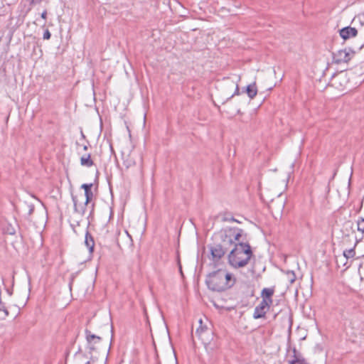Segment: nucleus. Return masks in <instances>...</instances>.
<instances>
[{
	"instance_id": "393cba45",
	"label": "nucleus",
	"mask_w": 364,
	"mask_h": 364,
	"mask_svg": "<svg viewBox=\"0 0 364 364\" xmlns=\"http://www.w3.org/2000/svg\"><path fill=\"white\" fill-rule=\"evenodd\" d=\"M76 145H77V146H81V145H80L78 142H76ZM82 150H83V151H87V149H88V147H87V145H82Z\"/></svg>"
},
{
	"instance_id": "0eeeda50",
	"label": "nucleus",
	"mask_w": 364,
	"mask_h": 364,
	"mask_svg": "<svg viewBox=\"0 0 364 364\" xmlns=\"http://www.w3.org/2000/svg\"><path fill=\"white\" fill-rule=\"evenodd\" d=\"M93 186L92 183H84L81 186V188L85 191V203H89L93 198V193L92 191V188Z\"/></svg>"
},
{
	"instance_id": "c756f323",
	"label": "nucleus",
	"mask_w": 364,
	"mask_h": 364,
	"mask_svg": "<svg viewBox=\"0 0 364 364\" xmlns=\"http://www.w3.org/2000/svg\"><path fill=\"white\" fill-rule=\"evenodd\" d=\"M43 0H32V2L33 3H40L41 1H43Z\"/></svg>"
},
{
	"instance_id": "39448f33",
	"label": "nucleus",
	"mask_w": 364,
	"mask_h": 364,
	"mask_svg": "<svg viewBox=\"0 0 364 364\" xmlns=\"http://www.w3.org/2000/svg\"><path fill=\"white\" fill-rule=\"evenodd\" d=\"M200 327L196 329V333L204 344H208L210 341L209 336H211V331L205 326H202V319L199 320Z\"/></svg>"
},
{
	"instance_id": "dca6fc26",
	"label": "nucleus",
	"mask_w": 364,
	"mask_h": 364,
	"mask_svg": "<svg viewBox=\"0 0 364 364\" xmlns=\"http://www.w3.org/2000/svg\"><path fill=\"white\" fill-rule=\"evenodd\" d=\"M246 92L250 99H253L257 93V89L255 82L249 85L246 87Z\"/></svg>"
},
{
	"instance_id": "a211bd4d",
	"label": "nucleus",
	"mask_w": 364,
	"mask_h": 364,
	"mask_svg": "<svg viewBox=\"0 0 364 364\" xmlns=\"http://www.w3.org/2000/svg\"><path fill=\"white\" fill-rule=\"evenodd\" d=\"M355 252L354 248L346 250L343 252V256L346 259L352 258L355 256Z\"/></svg>"
},
{
	"instance_id": "f257e3e1",
	"label": "nucleus",
	"mask_w": 364,
	"mask_h": 364,
	"mask_svg": "<svg viewBox=\"0 0 364 364\" xmlns=\"http://www.w3.org/2000/svg\"><path fill=\"white\" fill-rule=\"evenodd\" d=\"M253 253L251 247L246 242H238L228 255V262L234 268L246 266Z\"/></svg>"
},
{
	"instance_id": "1a4fd4ad",
	"label": "nucleus",
	"mask_w": 364,
	"mask_h": 364,
	"mask_svg": "<svg viewBox=\"0 0 364 364\" xmlns=\"http://www.w3.org/2000/svg\"><path fill=\"white\" fill-rule=\"evenodd\" d=\"M73 201L74 204L75 212L80 215H83L85 213L86 206L87 203H85V202L78 203L77 198L75 196H73Z\"/></svg>"
},
{
	"instance_id": "a878e982",
	"label": "nucleus",
	"mask_w": 364,
	"mask_h": 364,
	"mask_svg": "<svg viewBox=\"0 0 364 364\" xmlns=\"http://www.w3.org/2000/svg\"><path fill=\"white\" fill-rule=\"evenodd\" d=\"M299 363V360H288V364H298Z\"/></svg>"
},
{
	"instance_id": "2f4dec72",
	"label": "nucleus",
	"mask_w": 364,
	"mask_h": 364,
	"mask_svg": "<svg viewBox=\"0 0 364 364\" xmlns=\"http://www.w3.org/2000/svg\"><path fill=\"white\" fill-rule=\"evenodd\" d=\"M81 136H82V138L83 139H85V134H83V132H81Z\"/></svg>"
},
{
	"instance_id": "f3484780",
	"label": "nucleus",
	"mask_w": 364,
	"mask_h": 364,
	"mask_svg": "<svg viewBox=\"0 0 364 364\" xmlns=\"http://www.w3.org/2000/svg\"><path fill=\"white\" fill-rule=\"evenodd\" d=\"M87 360V355L81 352L75 353L74 356V364H84Z\"/></svg>"
},
{
	"instance_id": "7c9ffc66",
	"label": "nucleus",
	"mask_w": 364,
	"mask_h": 364,
	"mask_svg": "<svg viewBox=\"0 0 364 364\" xmlns=\"http://www.w3.org/2000/svg\"><path fill=\"white\" fill-rule=\"evenodd\" d=\"M7 292L9 295H12L13 292L11 290L7 289Z\"/></svg>"
},
{
	"instance_id": "c9c22d12",
	"label": "nucleus",
	"mask_w": 364,
	"mask_h": 364,
	"mask_svg": "<svg viewBox=\"0 0 364 364\" xmlns=\"http://www.w3.org/2000/svg\"><path fill=\"white\" fill-rule=\"evenodd\" d=\"M364 46V44L360 46V48H362Z\"/></svg>"
},
{
	"instance_id": "ddd939ff",
	"label": "nucleus",
	"mask_w": 364,
	"mask_h": 364,
	"mask_svg": "<svg viewBox=\"0 0 364 364\" xmlns=\"http://www.w3.org/2000/svg\"><path fill=\"white\" fill-rule=\"evenodd\" d=\"M225 235L233 236L235 241H240V238L242 236V230L237 228H229L225 230Z\"/></svg>"
},
{
	"instance_id": "412c9836",
	"label": "nucleus",
	"mask_w": 364,
	"mask_h": 364,
	"mask_svg": "<svg viewBox=\"0 0 364 364\" xmlns=\"http://www.w3.org/2000/svg\"><path fill=\"white\" fill-rule=\"evenodd\" d=\"M232 86H235V92L229 98H232L233 96L238 95L240 94L239 86H238L237 83H235L234 82H232Z\"/></svg>"
},
{
	"instance_id": "cd10ccee",
	"label": "nucleus",
	"mask_w": 364,
	"mask_h": 364,
	"mask_svg": "<svg viewBox=\"0 0 364 364\" xmlns=\"http://www.w3.org/2000/svg\"><path fill=\"white\" fill-rule=\"evenodd\" d=\"M223 220H224L225 221H228V220H229V221H233V222H238V221H237L236 219H235L234 218H230V219H228V218H225Z\"/></svg>"
},
{
	"instance_id": "9d476101",
	"label": "nucleus",
	"mask_w": 364,
	"mask_h": 364,
	"mask_svg": "<svg viewBox=\"0 0 364 364\" xmlns=\"http://www.w3.org/2000/svg\"><path fill=\"white\" fill-rule=\"evenodd\" d=\"M78 154L81 155L80 156V165L86 167H91L94 162L91 159L90 154H82L80 151H78Z\"/></svg>"
},
{
	"instance_id": "aec40b11",
	"label": "nucleus",
	"mask_w": 364,
	"mask_h": 364,
	"mask_svg": "<svg viewBox=\"0 0 364 364\" xmlns=\"http://www.w3.org/2000/svg\"><path fill=\"white\" fill-rule=\"evenodd\" d=\"M358 230L364 232V219H361L358 222Z\"/></svg>"
},
{
	"instance_id": "7ed1b4c3",
	"label": "nucleus",
	"mask_w": 364,
	"mask_h": 364,
	"mask_svg": "<svg viewBox=\"0 0 364 364\" xmlns=\"http://www.w3.org/2000/svg\"><path fill=\"white\" fill-rule=\"evenodd\" d=\"M355 52L350 48L339 50L333 53V62L336 64H341L349 62L353 58Z\"/></svg>"
},
{
	"instance_id": "f03ea898",
	"label": "nucleus",
	"mask_w": 364,
	"mask_h": 364,
	"mask_svg": "<svg viewBox=\"0 0 364 364\" xmlns=\"http://www.w3.org/2000/svg\"><path fill=\"white\" fill-rule=\"evenodd\" d=\"M206 284L210 289L215 291H223L230 288L235 283L232 274L223 269H218L210 273L207 279Z\"/></svg>"
},
{
	"instance_id": "72a5a7b5",
	"label": "nucleus",
	"mask_w": 364,
	"mask_h": 364,
	"mask_svg": "<svg viewBox=\"0 0 364 364\" xmlns=\"http://www.w3.org/2000/svg\"><path fill=\"white\" fill-rule=\"evenodd\" d=\"M287 178L284 180V186H287Z\"/></svg>"
},
{
	"instance_id": "4468645a",
	"label": "nucleus",
	"mask_w": 364,
	"mask_h": 364,
	"mask_svg": "<svg viewBox=\"0 0 364 364\" xmlns=\"http://www.w3.org/2000/svg\"><path fill=\"white\" fill-rule=\"evenodd\" d=\"M85 245L87 247L90 253H92L95 247V241L88 231H87L85 234Z\"/></svg>"
},
{
	"instance_id": "6ab92c4d",
	"label": "nucleus",
	"mask_w": 364,
	"mask_h": 364,
	"mask_svg": "<svg viewBox=\"0 0 364 364\" xmlns=\"http://www.w3.org/2000/svg\"><path fill=\"white\" fill-rule=\"evenodd\" d=\"M292 353H293V355H292L291 360H301L304 358L302 357V355L297 352L296 348H294L292 350Z\"/></svg>"
},
{
	"instance_id": "b1692460",
	"label": "nucleus",
	"mask_w": 364,
	"mask_h": 364,
	"mask_svg": "<svg viewBox=\"0 0 364 364\" xmlns=\"http://www.w3.org/2000/svg\"><path fill=\"white\" fill-rule=\"evenodd\" d=\"M41 18L44 20L47 18V11L45 10L41 15Z\"/></svg>"
},
{
	"instance_id": "9b49d317",
	"label": "nucleus",
	"mask_w": 364,
	"mask_h": 364,
	"mask_svg": "<svg viewBox=\"0 0 364 364\" xmlns=\"http://www.w3.org/2000/svg\"><path fill=\"white\" fill-rule=\"evenodd\" d=\"M211 255L213 258L220 259L225 253V250L223 248L222 245H216L210 249Z\"/></svg>"
},
{
	"instance_id": "5701e85b",
	"label": "nucleus",
	"mask_w": 364,
	"mask_h": 364,
	"mask_svg": "<svg viewBox=\"0 0 364 364\" xmlns=\"http://www.w3.org/2000/svg\"><path fill=\"white\" fill-rule=\"evenodd\" d=\"M295 279H296L295 274H294V272H291L289 274V281H290V282L293 283L295 281Z\"/></svg>"
},
{
	"instance_id": "bb28decb",
	"label": "nucleus",
	"mask_w": 364,
	"mask_h": 364,
	"mask_svg": "<svg viewBox=\"0 0 364 364\" xmlns=\"http://www.w3.org/2000/svg\"><path fill=\"white\" fill-rule=\"evenodd\" d=\"M298 364H310V363H309L304 358H303L301 360H299Z\"/></svg>"
},
{
	"instance_id": "c85d7f7f",
	"label": "nucleus",
	"mask_w": 364,
	"mask_h": 364,
	"mask_svg": "<svg viewBox=\"0 0 364 364\" xmlns=\"http://www.w3.org/2000/svg\"><path fill=\"white\" fill-rule=\"evenodd\" d=\"M84 364H91V362L90 360H88V358L87 357V360L84 362Z\"/></svg>"
},
{
	"instance_id": "473e14b6",
	"label": "nucleus",
	"mask_w": 364,
	"mask_h": 364,
	"mask_svg": "<svg viewBox=\"0 0 364 364\" xmlns=\"http://www.w3.org/2000/svg\"><path fill=\"white\" fill-rule=\"evenodd\" d=\"M343 265L346 267V269H348L350 267L348 264H344Z\"/></svg>"
},
{
	"instance_id": "f704fd0d",
	"label": "nucleus",
	"mask_w": 364,
	"mask_h": 364,
	"mask_svg": "<svg viewBox=\"0 0 364 364\" xmlns=\"http://www.w3.org/2000/svg\"><path fill=\"white\" fill-rule=\"evenodd\" d=\"M126 233H127V237H129V240H130V242H132V238L130 237L129 235L128 234V232H126Z\"/></svg>"
},
{
	"instance_id": "20e7f679",
	"label": "nucleus",
	"mask_w": 364,
	"mask_h": 364,
	"mask_svg": "<svg viewBox=\"0 0 364 364\" xmlns=\"http://www.w3.org/2000/svg\"><path fill=\"white\" fill-rule=\"evenodd\" d=\"M271 305L272 304H269L268 301H266L265 300H262L260 304L258 306H257L255 309L253 318L255 319L264 318Z\"/></svg>"
},
{
	"instance_id": "f8f14e48",
	"label": "nucleus",
	"mask_w": 364,
	"mask_h": 364,
	"mask_svg": "<svg viewBox=\"0 0 364 364\" xmlns=\"http://www.w3.org/2000/svg\"><path fill=\"white\" fill-rule=\"evenodd\" d=\"M274 293V290L272 288H264L262 290L261 292V296L262 298V300H265L266 301H268L269 304H272V296Z\"/></svg>"
},
{
	"instance_id": "6e6552de",
	"label": "nucleus",
	"mask_w": 364,
	"mask_h": 364,
	"mask_svg": "<svg viewBox=\"0 0 364 364\" xmlns=\"http://www.w3.org/2000/svg\"><path fill=\"white\" fill-rule=\"evenodd\" d=\"M86 338L90 345V349L91 350H95V344L99 343L101 341L100 337L94 334H91V333L88 331H86Z\"/></svg>"
},
{
	"instance_id": "423d86ee",
	"label": "nucleus",
	"mask_w": 364,
	"mask_h": 364,
	"mask_svg": "<svg viewBox=\"0 0 364 364\" xmlns=\"http://www.w3.org/2000/svg\"><path fill=\"white\" fill-rule=\"evenodd\" d=\"M339 33L342 38L347 40L350 38L355 37L358 33V31L355 28L347 26L341 29Z\"/></svg>"
},
{
	"instance_id": "4be33fe9",
	"label": "nucleus",
	"mask_w": 364,
	"mask_h": 364,
	"mask_svg": "<svg viewBox=\"0 0 364 364\" xmlns=\"http://www.w3.org/2000/svg\"><path fill=\"white\" fill-rule=\"evenodd\" d=\"M50 36H51L50 32L48 29H46L43 33V39L49 40L50 38Z\"/></svg>"
},
{
	"instance_id": "2eb2a0df",
	"label": "nucleus",
	"mask_w": 364,
	"mask_h": 364,
	"mask_svg": "<svg viewBox=\"0 0 364 364\" xmlns=\"http://www.w3.org/2000/svg\"><path fill=\"white\" fill-rule=\"evenodd\" d=\"M136 162L132 154H129L125 156H123V164L125 166L126 168L134 166Z\"/></svg>"
}]
</instances>
